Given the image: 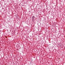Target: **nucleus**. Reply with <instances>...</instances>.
Instances as JSON below:
<instances>
[{"instance_id":"1","label":"nucleus","mask_w":65,"mask_h":65,"mask_svg":"<svg viewBox=\"0 0 65 65\" xmlns=\"http://www.w3.org/2000/svg\"><path fill=\"white\" fill-rule=\"evenodd\" d=\"M32 18H34V16H33L32 17Z\"/></svg>"}]
</instances>
